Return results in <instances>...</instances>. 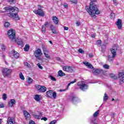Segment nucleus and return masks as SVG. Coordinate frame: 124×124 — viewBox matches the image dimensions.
<instances>
[{
	"mask_svg": "<svg viewBox=\"0 0 124 124\" xmlns=\"http://www.w3.org/2000/svg\"><path fill=\"white\" fill-rule=\"evenodd\" d=\"M78 51L79 53H80V54H85V51H84L83 49L79 48L78 50Z\"/></svg>",
	"mask_w": 124,
	"mask_h": 124,
	"instance_id": "obj_40",
	"label": "nucleus"
},
{
	"mask_svg": "<svg viewBox=\"0 0 124 124\" xmlns=\"http://www.w3.org/2000/svg\"><path fill=\"white\" fill-rule=\"evenodd\" d=\"M42 52L41 51V49L38 48L34 52V56L36 58H39V57H41L42 56Z\"/></svg>",
	"mask_w": 124,
	"mask_h": 124,
	"instance_id": "obj_12",
	"label": "nucleus"
},
{
	"mask_svg": "<svg viewBox=\"0 0 124 124\" xmlns=\"http://www.w3.org/2000/svg\"><path fill=\"white\" fill-rule=\"evenodd\" d=\"M109 77H110V78H112V79H114V80H116V79H118V77L116 76V75L113 74H110L109 75Z\"/></svg>",
	"mask_w": 124,
	"mask_h": 124,
	"instance_id": "obj_25",
	"label": "nucleus"
},
{
	"mask_svg": "<svg viewBox=\"0 0 124 124\" xmlns=\"http://www.w3.org/2000/svg\"><path fill=\"white\" fill-rule=\"evenodd\" d=\"M117 50H118V46H114L112 49H110V51L112 54V56L109 55L108 56V60L109 62H113L114 59L116 58V56H117Z\"/></svg>",
	"mask_w": 124,
	"mask_h": 124,
	"instance_id": "obj_3",
	"label": "nucleus"
},
{
	"mask_svg": "<svg viewBox=\"0 0 124 124\" xmlns=\"http://www.w3.org/2000/svg\"><path fill=\"white\" fill-rule=\"evenodd\" d=\"M48 25H49V22L47 21L43 25L42 28V32H43V33H45L46 32V27H47Z\"/></svg>",
	"mask_w": 124,
	"mask_h": 124,
	"instance_id": "obj_15",
	"label": "nucleus"
},
{
	"mask_svg": "<svg viewBox=\"0 0 124 124\" xmlns=\"http://www.w3.org/2000/svg\"><path fill=\"white\" fill-rule=\"evenodd\" d=\"M83 63L86 65V66H89L90 64L89 62H83Z\"/></svg>",
	"mask_w": 124,
	"mask_h": 124,
	"instance_id": "obj_49",
	"label": "nucleus"
},
{
	"mask_svg": "<svg viewBox=\"0 0 124 124\" xmlns=\"http://www.w3.org/2000/svg\"><path fill=\"white\" fill-rule=\"evenodd\" d=\"M52 21L55 25H58V24H59V18H58L57 16H53Z\"/></svg>",
	"mask_w": 124,
	"mask_h": 124,
	"instance_id": "obj_16",
	"label": "nucleus"
},
{
	"mask_svg": "<svg viewBox=\"0 0 124 124\" xmlns=\"http://www.w3.org/2000/svg\"><path fill=\"white\" fill-rule=\"evenodd\" d=\"M24 115L25 117V118H26V119H29V118H30L31 116L30 113H29V112H28V111L26 110L24 111Z\"/></svg>",
	"mask_w": 124,
	"mask_h": 124,
	"instance_id": "obj_22",
	"label": "nucleus"
},
{
	"mask_svg": "<svg viewBox=\"0 0 124 124\" xmlns=\"http://www.w3.org/2000/svg\"><path fill=\"white\" fill-rule=\"evenodd\" d=\"M50 28L51 31H52V30H54V29H56V27H55V26H54V25H53V24H51V25H50Z\"/></svg>",
	"mask_w": 124,
	"mask_h": 124,
	"instance_id": "obj_43",
	"label": "nucleus"
},
{
	"mask_svg": "<svg viewBox=\"0 0 124 124\" xmlns=\"http://www.w3.org/2000/svg\"><path fill=\"white\" fill-rule=\"evenodd\" d=\"M118 79H119V84L120 85H122V84H123L124 82V73L123 72H120L119 73L118 75Z\"/></svg>",
	"mask_w": 124,
	"mask_h": 124,
	"instance_id": "obj_10",
	"label": "nucleus"
},
{
	"mask_svg": "<svg viewBox=\"0 0 124 124\" xmlns=\"http://www.w3.org/2000/svg\"><path fill=\"white\" fill-rule=\"evenodd\" d=\"M89 56L90 58H93V54H89Z\"/></svg>",
	"mask_w": 124,
	"mask_h": 124,
	"instance_id": "obj_61",
	"label": "nucleus"
},
{
	"mask_svg": "<svg viewBox=\"0 0 124 124\" xmlns=\"http://www.w3.org/2000/svg\"><path fill=\"white\" fill-rule=\"evenodd\" d=\"M34 99L36 100V101H40V96L38 94H36L33 97Z\"/></svg>",
	"mask_w": 124,
	"mask_h": 124,
	"instance_id": "obj_21",
	"label": "nucleus"
},
{
	"mask_svg": "<svg viewBox=\"0 0 124 124\" xmlns=\"http://www.w3.org/2000/svg\"><path fill=\"white\" fill-rule=\"evenodd\" d=\"M7 98V96L6 95V94L3 93L2 95V99L3 100H6V99Z\"/></svg>",
	"mask_w": 124,
	"mask_h": 124,
	"instance_id": "obj_37",
	"label": "nucleus"
},
{
	"mask_svg": "<svg viewBox=\"0 0 124 124\" xmlns=\"http://www.w3.org/2000/svg\"><path fill=\"white\" fill-rule=\"evenodd\" d=\"M9 26H10V23H9V22H6L4 23V27L5 28H8V27H9Z\"/></svg>",
	"mask_w": 124,
	"mask_h": 124,
	"instance_id": "obj_35",
	"label": "nucleus"
},
{
	"mask_svg": "<svg viewBox=\"0 0 124 124\" xmlns=\"http://www.w3.org/2000/svg\"><path fill=\"white\" fill-rule=\"evenodd\" d=\"M78 86H79V89L83 91V92H85L86 90H88V85L83 83V82H78Z\"/></svg>",
	"mask_w": 124,
	"mask_h": 124,
	"instance_id": "obj_8",
	"label": "nucleus"
},
{
	"mask_svg": "<svg viewBox=\"0 0 124 124\" xmlns=\"http://www.w3.org/2000/svg\"><path fill=\"white\" fill-rule=\"evenodd\" d=\"M87 12L92 17H94L95 14L97 15L100 14V11L98 10L96 4H90V6H86L85 7Z\"/></svg>",
	"mask_w": 124,
	"mask_h": 124,
	"instance_id": "obj_2",
	"label": "nucleus"
},
{
	"mask_svg": "<svg viewBox=\"0 0 124 124\" xmlns=\"http://www.w3.org/2000/svg\"><path fill=\"white\" fill-rule=\"evenodd\" d=\"M2 74L4 77H7L12 72V70L3 68L1 70Z\"/></svg>",
	"mask_w": 124,
	"mask_h": 124,
	"instance_id": "obj_5",
	"label": "nucleus"
},
{
	"mask_svg": "<svg viewBox=\"0 0 124 124\" xmlns=\"http://www.w3.org/2000/svg\"><path fill=\"white\" fill-rule=\"evenodd\" d=\"M19 78L21 80H25V77H24V75H23V73H20Z\"/></svg>",
	"mask_w": 124,
	"mask_h": 124,
	"instance_id": "obj_32",
	"label": "nucleus"
},
{
	"mask_svg": "<svg viewBox=\"0 0 124 124\" xmlns=\"http://www.w3.org/2000/svg\"><path fill=\"white\" fill-rule=\"evenodd\" d=\"M5 48H6L5 46L2 45L1 46V49L2 51H5Z\"/></svg>",
	"mask_w": 124,
	"mask_h": 124,
	"instance_id": "obj_48",
	"label": "nucleus"
},
{
	"mask_svg": "<svg viewBox=\"0 0 124 124\" xmlns=\"http://www.w3.org/2000/svg\"><path fill=\"white\" fill-rule=\"evenodd\" d=\"M34 117L35 118V119H38V120H40V118H41V115H34Z\"/></svg>",
	"mask_w": 124,
	"mask_h": 124,
	"instance_id": "obj_39",
	"label": "nucleus"
},
{
	"mask_svg": "<svg viewBox=\"0 0 124 124\" xmlns=\"http://www.w3.org/2000/svg\"><path fill=\"white\" fill-rule=\"evenodd\" d=\"M116 17V15H115V14L112 13L110 15V18L111 19H115Z\"/></svg>",
	"mask_w": 124,
	"mask_h": 124,
	"instance_id": "obj_31",
	"label": "nucleus"
},
{
	"mask_svg": "<svg viewBox=\"0 0 124 124\" xmlns=\"http://www.w3.org/2000/svg\"><path fill=\"white\" fill-rule=\"evenodd\" d=\"M4 107V105L3 104H0V108H3Z\"/></svg>",
	"mask_w": 124,
	"mask_h": 124,
	"instance_id": "obj_59",
	"label": "nucleus"
},
{
	"mask_svg": "<svg viewBox=\"0 0 124 124\" xmlns=\"http://www.w3.org/2000/svg\"><path fill=\"white\" fill-rule=\"evenodd\" d=\"M24 51H28L30 50V45L27 44L24 47Z\"/></svg>",
	"mask_w": 124,
	"mask_h": 124,
	"instance_id": "obj_27",
	"label": "nucleus"
},
{
	"mask_svg": "<svg viewBox=\"0 0 124 124\" xmlns=\"http://www.w3.org/2000/svg\"><path fill=\"white\" fill-rule=\"evenodd\" d=\"M25 66H27V67H31V65L28 62H25Z\"/></svg>",
	"mask_w": 124,
	"mask_h": 124,
	"instance_id": "obj_50",
	"label": "nucleus"
},
{
	"mask_svg": "<svg viewBox=\"0 0 124 124\" xmlns=\"http://www.w3.org/2000/svg\"><path fill=\"white\" fill-rule=\"evenodd\" d=\"M101 72V71L98 69H96L93 71V74H95V75L99 74V73H100Z\"/></svg>",
	"mask_w": 124,
	"mask_h": 124,
	"instance_id": "obj_23",
	"label": "nucleus"
},
{
	"mask_svg": "<svg viewBox=\"0 0 124 124\" xmlns=\"http://www.w3.org/2000/svg\"><path fill=\"white\" fill-rule=\"evenodd\" d=\"M89 68H91V69H93V66L91 64V63L88 66Z\"/></svg>",
	"mask_w": 124,
	"mask_h": 124,
	"instance_id": "obj_56",
	"label": "nucleus"
},
{
	"mask_svg": "<svg viewBox=\"0 0 124 124\" xmlns=\"http://www.w3.org/2000/svg\"><path fill=\"white\" fill-rule=\"evenodd\" d=\"M44 55H45L46 58L48 59V60H50V59H51V57H50V56L49 55V54H46V52H44Z\"/></svg>",
	"mask_w": 124,
	"mask_h": 124,
	"instance_id": "obj_34",
	"label": "nucleus"
},
{
	"mask_svg": "<svg viewBox=\"0 0 124 124\" xmlns=\"http://www.w3.org/2000/svg\"><path fill=\"white\" fill-rule=\"evenodd\" d=\"M114 116H115V114L114 113H111V117L113 118L114 117Z\"/></svg>",
	"mask_w": 124,
	"mask_h": 124,
	"instance_id": "obj_62",
	"label": "nucleus"
},
{
	"mask_svg": "<svg viewBox=\"0 0 124 124\" xmlns=\"http://www.w3.org/2000/svg\"><path fill=\"white\" fill-rule=\"evenodd\" d=\"M34 13L35 14H37V15H39V16H41V17H44L45 16V13H44V11L41 10H35L33 11Z\"/></svg>",
	"mask_w": 124,
	"mask_h": 124,
	"instance_id": "obj_11",
	"label": "nucleus"
},
{
	"mask_svg": "<svg viewBox=\"0 0 124 124\" xmlns=\"http://www.w3.org/2000/svg\"><path fill=\"white\" fill-rule=\"evenodd\" d=\"M9 2L10 3H16V0H9Z\"/></svg>",
	"mask_w": 124,
	"mask_h": 124,
	"instance_id": "obj_45",
	"label": "nucleus"
},
{
	"mask_svg": "<svg viewBox=\"0 0 124 124\" xmlns=\"http://www.w3.org/2000/svg\"><path fill=\"white\" fill-rule=\"evenodd\" d=\"M9 107H13V106L15 104V100L11 99L8 103Z\"/></svg>",
	"mask_w": 124,
	"mask_h": 124,
	"instance_id": "obj_17",
	"label": "nucleus"
},
{
	"mask_svg": "<svg viewBox=\"0 0 124 124\" xmlns=\"http://www.w3.org/2000/svg\"><path fill=\"white\" fill-rule=\"evenodd\" d=\"M36 89L39 91V92H42V93H45L47 91V88L45 86H42L41 85L36 86Z\"/></svg>",
	"mask_w": 124,
	"mask_h": 124,
	"instance_id": "obj_13",
	"label": "nucleus"
},
{
	"mask_svg": "<svg viewBox=\"0 0 124 124\" xmlns=\"http://www.w3.org/2000/svg\"><path fill=\"white\" fill-rule=\"evenodd\" d=\"M51 31L53 33H54L55 34L58 33V30H57L56 28H55L54 29H52V30H51Z\"/></svg>",
	"mask_w": 124,
	"mask_h": 124,
	"instance_id": "obj_38",
	"label": "nucleus"
},
{
	"mask_svg": "<svg viewBox=\"0 0 124 124\" xmlns=\"http://www.w3.org/2000/svg\"><path fill=\"white\" fill-rule=\"evenodd\" d=\"M57 123V121L56 120H53L51 121L49 124H55Z\"/></svg>",
	"mask_w": 124,
	"mask_h": 124,
	"instance_id": "obj_53",
	"label": "nucleus"
},
{
	"mask_svg": "<svg viewBox=\"0 0 124 124\" xmlns=\"http://www.w3.org/2000/svg\"><path fill=\"white\" fill-rule=\"evenodd\" d=\"M13 56L16 59H18L19 58V53L17 52V51H15V50H13Z\"/></svg>",
	"mask_w": 124,
	"mask_h": 124,
	"instance_id": "obj_18",
	"label": "nucleus"
},
{
	"mask_svg": "<svg viewBox=\"0 0 124 124\" xmlns=\"http://www.w3.org/2000/svg\"><path fill=\"white\" fill-rule=\"evenodd\" d=\"M3 10L4 11H0V13H3V12H9L8 14V16L11 17L15 20L16 21H18V20H20V18L18 16V13L19 12V9L17 8V7L14 6H8L6 7L3 8Z\"/></svg>",
	"mask_w": 124,
	"mask_h": 124,
	"instance_id": "obj_1",
	"label": "nucleus"
},
{
	"mask_svg": "<svg viewBox=\"0 0 124 124\" xmlns=\"http://www.w3.org/2000/svg\"><path fill=\"white\" fill-rule=\"evenodd\" d=\"M58 76L62 77V76H65V74L62 70H60L58 71Z\"/></svg>",
	"mask_w": 124,
	"mask_h": 124,
	"instance_id": "obj_20",
	"label": "nucleus"
},
{
	"mask_svg": "<svg viewBox=\"0 0 124 124\" xmlns=\"http://www.w3.org/2000/svg\"><path fill=\"white\" fill-rule=\"evenodd\" d=\"M77 82V79H75L74 81L70 82L68 83L67 87H69L71 85V84H74V83H76Z\"/></svg>",
	"mask_w": 124,
	"mask_h": 124,
	"instance_id": "obj_33",
	"label": "nucleus"
},
{
	"mask_svg": "<svg viewBox=\"0 0 124 124\" xmlns=\"http://www.w3.org/2000/svg\"><path fill=\"white\" fill-rule=\"evenodd\" d=\"M37 65L39 68H40V69H43V67L41 66V64L40 63H38L37 64Z\"/></svg>",
	"mask_w": 124,
	"mask_h": 124,
	"instance_id": "obj_46",
	"label": "nucleus"
},
{
	"mask_svg": "<svg viewBox=\"0 0 124 124\" xmlns=\"http://www.w3.org/2000/svg\"><path fill=\"white\" fill-rule=\"evenodd\" d=\"M70 1L72 3H75V4H77V0H70Z\"/></svg>",
	"mask_w": 124,
	"mask_h": 124,
	"instance_id": "obj_47",
	"label": "nucleus"
},
{
	"mask_svg": "<svg viewBox=\"0 0 124 124\" xmlns=\"http://www.w3.org/2000/svg\"><path fill=\"white\" fill-rule=\"evenodd\" d=\"M72 102H73V103H74V102L78 101V97L75 96L72 97Z\"/></svg>",
	"mask_w": 124,
	"mask_h": 124,
	"instance_id": "obj_26",
	"label": "nucleus"
},
{
	"mask_svg": "<svg viewBox=\"0 0 124 124\" xmlns=\"http://www.w3.org/2000/svg\"><path fill=\"white\" fill-rule=\"evenodd\" d=\"M63 70L64 71H66V72H69L70 73H73V72H74V70L73 69V68H72V66H64L62 67Z\"/></svg>",
	"mask_w": 124,
	"mask_h": 124,
	"instance_id": "obj_9",
	"label": "nucleus"
},
{
	"mask_svg": "<svg viewBox=\"0 0 124 124\" xmlns=\"http://www.w3.org/2000/svg\"><path fill=\"white\" fill-rule=\"evenodd\" d=\"M18 45H23V41L19 40L17 42Z\"/></svg>",
	"mask_w": 124,
	"mask_h": 124,
	"instance_id": "obj_42",
	"label": "nucleus"
},
{
	"mask_svg": "<svg viewBox=\"0 0 124 124\" xmlns=\"http://www.w3.org/2000/svg\"><path fill=\"white\" fill-rule=\"evenodd\" d=\"M113 4H114V5H118V2H117L116 0H113Z\"/></svg>",
	"mask_w": 124,
	"mask_h": 124,
	"instance_id": "obj_51",
	"label": "nucleus"
},
{
	"mask_svg": "<svg viewBox=\"0 0 124 124\" xmlns=\"http://www.w3.org/2000/svg\"><path fill=\"white\" fill-rule=\"evenodd\" d=\"M116 25L117 26L118 30H122L123 28V21L121 19H118L116 22Z\"/></svg>",
	"mask_w": 124,
	"mask_h": 124,
	"instance_id": "obj_14",
	"label": "nucleus"
},
{
	"mask_svg": "<svg viewBox=\"0 0 124 124\" xmlns=\"http://www.w3.org/2000/svg\"><path fill=\"white\" fill-rule=\"evenodd\" d=\"M1 123H2V119H0V124H1Z\"/></svg>",
	"mask_w": 124,
	"mask_h": 124,
	"instance_id": "obj_64",
	"label": "nucleus"
},
{
	"mask_svg": "<svg viewBox=\"0 0 124 124\" xmlns=\"http://www.w3.org/2000/svg\"><path fill=\"white\" fill-rule=\"evenodd\" d=\"M8 35L12 41H15V42H16L15 30H14L13 29L9 30L8 31Z\"/></svg>",
	"mask_w": 124,
	"mask_h": 124,
	"instance_id": "obj_4",
	"label": "nucleus"
},
{
	"mask_svg": "<svg viewBox=\"0 0 124 124\" xmlns=\"http://www.w3.org/2000/svg\"><path fill=\"white\" fill-rule=\"evenodd\" d=\"M42 6L40 5H38V10H42Z\"/></svg>",
	"mask_w": 124,
	"mask_h": 124,
	"instance_id": "obj_54",
	"label": "nucleus"
},
{
	"mask_svg": "<svg viewBox=\"0 0 124 124\" xmlns=\"http://www.w3.org/2000/svg\"><path fill=\"white\" fill-rule=\"evenodd\" d=\"M26 79L29 84H31V83H32V82L33 81V80L32 79V78H31V77H27Z\"/></svg>",
	"mask_w": 124,
	"mask_h": 124,
	"instance_id": "obj_24",
	"label": "nucleus"
},
{
	"mask_svg": "<svg viewBox=\"0 0 124 124\" xmlns=\"http://www.w3.org/2000/svg\"><path fill=\"white\" fill-rule=\"evenodd\" d=\"M63 6L65 8H67L68 7V5L66 3L63 4Z\"/></svg>",
	"mask_w": 124,
	"mask_h": 124,
	"instance_id": "obj_57",
	"label": "nucleus"
},
{
	"mask_svg": "<svg viewBox=\"0 0 124 124\" xmlns=\"http://www.w3.org/2000/svg\"><path fill=\"white\" fill-rule=\"evenodd\" d=\"M100 111L99 110H98L97 111H96L93 115V117L91 120V123L92 124H97L96 123V119L95 117H97L98 116V114H99V112Z\"/></svg>",
	"mask_w": 124,
	"mask_h": 124,
	"instance_id": "obj_7",
	"label": "nucleus"
},
{
	"mask_svg": "<svg viewBox=\"0 0 124 124\" xmlns=\"http://www.w3.org/2000/svg\"><path fill=\"white\" fill-rule=\"evenodd\" d=\"M103 67L106 69H109V67H110V66H109V65L105 64L103 65Z\"/></svg>",
	"mask_w": 124,
	"mask_h": 124,
	"instance_id": "obj_41",
	"label": "nucleus"
},
{
	"mask_svg": "<svg viewBox=\"0 0 124 124\" xmlns=\"http://www.w3.org/2000/svg\"><path fill=\"white\" fill-rule=\"evenodd\" d=\"M97 45H100L101 44V40H98L97 41Z\"/></svg>",
	"mask_w": 124,
	"mask_h": 124,
	"instance_id": "obj_52",
	"label": "nucleus"
},
{
	"mask_svg": "<svg viewBox=\"0 0 124 124\" xmlns=\"http://www.w3.org/2000/svg\"><path fill=\"white\" fill-rule=\"evenodd\" d=\"M46 94L48 97H50V98L53 97V98L55 99L56 97H57V93H56V92H53V91L52 90H49L46 92Z\"/></svg>",
	"mask_w": 124,
	"mask_h": 124,
	"instance_id": "obj_6",
	"label": "nucleus"
},
{
	"mask_svg": "<svg viewBox=\"0 0 124 124\" xmlns=\"http://www.w3.org/2000/svg\"><path fill=\"white\" fill-rule=\"evenodd\" d=\"M42 49L43 50L44 53H46V52L47 51V47L44 45L42 46Z\"/></svg>",
	"mask_w": 124,
	"mask_h": 124,
	"instance_id": "obj_29",
	"label": "nucleus"
},
{
	"mask_svg": "<svg viewBox=\"0 0 124 124\" xmlns=\"http://www.w3.org/2000/svg\"><path fill=\"white\" fill-rule=\"evenodd\" d=\"M64 30L65 31H68V27H67L64 26Z\"/></svg>",
	"mask_w": 124,
	"mask_h": 124,
	"instance_id": "obj_60",
	"label": "nucleus"
},
{
	"mask_svg": "<svg viewBox=\"0 0 124 124\" xmlns=\"http://www.w3.org/2000/svg\"><path fill=\"white\" fill-rule=\"evenodd\" d=\"M102 52H103V53L104 52V50H105V49H106V46L105 45H103L102 46Z\"/></svg>",
	"mask_w": 124,
	"mask_h": 124,
	"instance_id": "obj_36",
	"label": "nucleus"
},
{
	"mask_svg": "<svg viewBox=\"0 0 124 124\" xmlns=\"http://www.w3.org/2000/svg\"><path fill=\"white\" fill-rule=\"evenodd\" d=\"M8 124H14V120L11 117H9L7 120Z\"/></svg>",
	"mask_w": 124,
	"mask_h": 124,
	"instance_id": "obj_19",
	"label": "nucleus"
},
{
	"mask_svg": "<svg viewBox=\"0 0 124 124\" xmlns=\"http://www.w3.org/2000/svg\"><path fill=\"white\" fill-rule=\"evenodd\" d=\"M49 77L52 81H56V79L54 77L52 76L51 75L49 76Z\"/></svg>",
	"mask_w": 124,
	"mask_h": 124,
	"instance_id": "obj_44",
	"label": "nucleus"
},
{
	"mask_svg": "<svg viewBox=\"0 0 124 124\" xmlns=\"http://www.w3.org/2000/svg\"><path fill=\"white\" fill-rule=\"evenodd\" d=\"M41 120H43L44 121H45V122H46V121H47V118L46 117H43L41 119Z\"/></svg>",
	"mask_w": 124,
	"mask_h": 124,
	"instance_id": "obj_58",
	"label": "nucleus"
},
{
	"mask_svg": "<svg viewBox=\"0 0 124 124\" xmlns=\"http://www.w3.org/2000/svg\"><path fill=\"white\" fill-rule=\"evenodd\" d=\"M91 2L90 4H96V2H97V0H90Z\"/></svg>",
	"mask_w": 124,
	"mask_h": 124,
	"instance_id": "obj_30",
	"label": "nucleus"
},
{
	"mask_svg": "<svg viewBox=\"0 0 124 124\" xmlns=\"http://www.w3.org/2000/svg\"><path fill=\"white\" fill-rule=\"evenodd\" d=\"M108 95H107V94H106V93H105L104 94V98H103L104 101H107L108 100Z\"/></svg>",
	"mask_w": 124,
	"mask_h": 124,
	"instance_id": "obj_28",
	"label": "nucleus"
},
{
	"mask_svg": "<svg viewBox=\"0 0 124 124\" xmlns=\"http://www.w3.org/2000/svg\"><path fill=\"white\" fill-rule=\"evenodd\" d=\"M76 25H77V27H79V26L81 25V23H80V22H77L76 23Z\"/></svg>",
	"mask_w": 124,
	"mask_h": 124,
	"instance_id": "obj_55",
	"label": "nucleus"
},
{
	"mask_svg": "<svg viewBox=\"0 0 124 124\" xmlns=\"http://www.w3.org/2000/svg\"><path fill=\"white\" fill-rule=\"evenodd\" d=\"M91 36H92V37H93V38H94L95 37V36L94 35H93V34L91 35Z\"/></svg>",
	"mask_w": 124,
	"mask_h": 124,
	"instance_id": "obj_63",
	"label": "nucleus"
}]
</instances>
